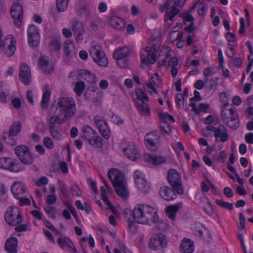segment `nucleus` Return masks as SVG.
I'll list each match as a JSON object with an SVG mask.
<instances>
[{
  "label": "nucleus",
  "instance_id": "1",
  "mask_svg": "<svg viewBox=\"0 0 253 253\" xmlns=\"http://www.w3.org/2000/svg\"><path fill=\"white\" fill-rule=\"evenodd\" d=\"M132 214L135 221L142 224L157 223L159 216L156 210L147 204H138L134 208Z\"/></svg>",
  "mask_w": 253,
  "mask_h": 253
},
{
  "label": "nucleus",
  "instance_id": "2",
  "mask_svg": "<svg viewBox=\"0 0 253 253\" xmlns=\"http://www.w3.org/2000/svg\"><path fill=\"white\" fill-rule=\"evenodd\" d=\"M108 175L116 193L123 199H126L129 192L121 172L117 169H111L108 171Z\"/></svg>",
  "mask_w": 253,
  "mask_h": 253
},
{
  "label": "nucleus",
  "instance_id": "3",
  "mask_svg": "<svg viewBox=\"0 0 253 253\" xmlns=\"http://www.w3.org/2000/svg\"><path fill=\"white\" fill-rule=\"evenodd\" d=\"M56 109L63 114L65 118L70 119L76 112L75 100L72 97H59L57 99Z\"/></svg>",
  "mask_w": 253,
  "mask_h": 253
},
{
  "label": "nucleus",
  "instance_id": "4",
  "mask_svg": "<svg viewBox=\"0 0 253 253\" xmlns=\"http://www.w3.org/2000/svg\"><path fill=\"white\" fill-rule=\"evenodd\" d=\"M2 36L0 29V50L3 49V52L7 57H12L16 51V42L11 35L6 36L3 40H1Z\"/></svg>",
  "mask_w": 253,
  "mask_h": 253
},
{
  "label": "nucleus",
  "instance_id": "5",
  "mask_svg": "<svg viewBox=\"0 0 253 253\" xmlns=\"http://www.w3.org/2000/svg\"><path fill=\"white\" fill-rule=\"evenodd\" d=\"M4 219L7 224L12 226L22 223L23 217L21 209L16 207H8L4 214Z\"/></svg>",
  "mask_w": 253,
  "mask_h": 253
},
{
  "label": "nucleus",
  "instance_id": "6",
  "mask_svg": "<svg viewBox=\"0 0 253 253\" xmlns=\"http://www.w3.org/2000/svg\"><path fill=\"white\" fill-rule=\"evenodd\" d=\"M90 55L95 63L98 66L106 67L108 64V59L102 51V47L99 44H95L90 47Z\"/></svg>",
  "mask_w": 253,
  "mask_h": 253
},
{
  "label": "nucleus",
  "instance_id": "7",
  "mask_svg": "<svg viewBox=\"0 0 253 253\" xmlns=\"http://www.w3.org/2000/svg\"><path fill=\"white\" fill-rule=\"evenodd\" d=\"M14 152L23 164L31 165L33 163V156L28 146L25 145H19L15 148Z\"/></svg>",
  "mask_w": 253,
  "mask_h": 253
},
{
  "label": "nucleus",
  "instance_id": "8",
  "mask_svg": "<svg viewBox=\"0 0 253 253\" xmlns=\"http://www.w3.org/2000/svg\"><path fill=\"white\" fill-rule=\"evenodd\" d=\"M168 180L169 184L177 194L182 195L184 190L182 180L179 173L174 169H170L168 172Z\"/></svg>",
  "mask_w": 253,
  "mask_h": 253
},
{
  "label": "nucleus",
  "instance_id": "9",
  "mask_svg": "<svg viewBox=\"0 0 253 253\" xmlns=\"http://www.w3.org/2000/svg\"><path fill=\"white\" fill-rule=\"evenodd\" d=\"M121 147L125 156L128 159L135 161L139 158V155L135 144L129 143L126 141H123Z\"/></svg>",
  "mask_w": 253,
  "mask_h": 253
},
{
  "label": "nucleus",
  "instance_id": "10",
  "mask_svg": "<svg viewBox=\"0 0 253 253\" xmlns=\"http://www.w3.org/2000/svg\"><path fill=\"white\" fill-rule=\"evenodd\" d=\"M27 35L29 46L33 47H37L40 40L39 28L33 24H30L27 30Z\"/></svg>",
  "mask_w": 253,
  "mask_h": 253
},
{
  "label": "nucleus",
  "instance_id": "11",
  "mask_svg": "<svg viewBox=\"0 0 253 253\" xmlns=\"http://www.w3.org/2000/svg\"><path fill=\"white\" fill-rule=\"evenodd\" d=\"M23 7L18 2H15L11 6L10 10L11 16L15 26L20 28L23 20Z\"/></svg>",
  "mask_w": 253,
  "mask_h": 253
},
{
  "label": "nucleus",
  "instance_id": "12",
  "mask_svg": "<svg viewBox=\"0 0 253 253\" xmlns=\"http://www.w3.org/2000/svg\"><path fill=\"white\" fill-rule=\"evenodd\" d=\"M160 137L161 135L157 130L148 133L145 137L147 147L152 150H156L159 145Z\"/></svg>",
  "mask_w": 253,
  "mask_h": 253
},
{
  "label": "nucleus",
  "instance_id": "13",
  "mask_svg": "<svg viewBox=\"0 0 253 253\" xmlns=\"http://www.w3.org/2000/svg\"><path fill=\"white\" fill-rule=\"evenodd\" d=\"M0 169L14 172H18L23 170L21 169L19 164L15 163L13 159L7 157L0 158Z\"/></svg>",
  "mask_w": 253,
  "mask_h": 253
},
{
  "label": "nucleus",
  "instance_id": "14",
  "mask_svg": "<svg viewBox=\"0 0 253 253\" xmlns=\"http://www.w3.org/2000/svg\"><path fill=\"white\" fill-rule=\"evenodd\" d=\"M71 29L74 33V37L77 42H82L84 31L83 24L78 20L73 19L71 22Z\"/></svg>",
  "mask_w": 253,
  "mask_h": 253
},
{
  "label": "nucleus",
  "instance_id": "15",
  "mask_svg": "<svg viewBox=\"0 0 253 253\" xmlns=\"http://www.w3.org/2000/svg\"><path fill=\"white\" fill-rule=\"evenodd\" d=\"M19 75L20 80L25 85L30 84L31 78V69L27 64L24 63L21 64Z\"/></svg>",
  "mask_w": 253,
  "mask_h": 253
},
{
  "label": "nucleus",
  "instance_id": "16",
  "mask_svg": "<svg viewBox=\"0 0 253 253\" xmlns=\"http://www.w3.org/2000/svg\"><path fill=\"white\" fill-rule=\"evenodd\" d=\"M167 242L166 237L162 234L151 238L149 242V247L153 250H159L161 248L165 247Z\"/></svg>",
  "mask_w": 253,
  "mask_h": 253
},
{
  "label": "nucleus",
  "instance_id": "17",
  "mask_svg": "<svg viewBox=\"0 0 253 253\" xmlns=\"http://www.w3.org/2000/svg\"><path fill=\"white\" fill-rule=\"evenodd\" d=\"M214 136L216 141L219 140L222 143L226 142L229 138L226 127L222 125H219L216 127Z\"/></svg>",
  "mask_w": 253,
  "mask_h": 253
},
{
  "label": "nucleus",
  "instance_id": "18",
  "mask_svg": "<svg viewBox=\"0 0 253 253\" xmlns=\"http://www.w3.org/2000/svg\"><path fill=\"white\" fill-rule=\"evenodd\" d=\"M176 193L174 190L168 186L162 187L159 191L160 196L165 200L171 201L177 198Z\"/></svg>",
  "mask_w": 253,
  "mask_h": 253
},
{
  "label": "nucleus",
  "instance_id": "19",
  "mask_svg": "<svg viewBox=\"0 0 253 253\" xmlns=\"http://www.w3.org/2000/svg\"><path fill=\"white\" fill-rule=\"evenodd\" d=\"M109 22L113 28L118 30L124 29L126 27L124 19L117 15L111 16L109 19Z\"/></svg>",
  "mask_w": 253,
  "mask_h": 253
},
{
  "label": "nucleus",
  "instance_id": "20",
  "mask_svg": "<svg viewBox=\"0 0 253 253\" xmlns=\"http://www.w3.org/2000/svg\"><path fill=\"white\" fill-rule=\"evenodd\" d=\"M17 239L15 237H12L6 240L4 248L8 253H17Z\"/></svg>",
  "mask_w": 253,
  "mask_h": 253
},
{
  "label": "nucleus",
  "instance_id": "21",
  "mask_svg": "<svg viewBox=\"0 0 253 253\" xmlns=\"http://www.w3.org/2000/svg\"><path fill=\"white\" fill-rule=\"evenodd\" d=\"M39 64L44 73H50L53 70V66L50 62L49 58L46 56H42L39 59Z\"/></svg>",
  "mask_w": 253,
  "mask_h": 253
},
{
  "label": "nucleus",
  "instance_id": "22",
  "mask_svg": "<svg viewBox=\"0 0 253 253\" xmlns=\"http://www.w3.org/2000/svg\"><path fill=\"white\" fill-rule=\"evenodd\" d=\"M61 114L58 111L55 112L54 115L51 117L49 121V127H60L56 126L57 125H60L65 122L67 118H65L64 116L63 118H60V116Z\"/></svg>",
  "mask_w": 253,
  "mask_h": 253
},
{
  "label": "nucleus",
  "instance_id": "23",
  "mask_svg": "<svg viewBox=\"0 0 253 253\" xmlns=\"http://www.w3.org/2000/svg\"><path fill=\"white\" fill-rule=\"evenodd\" d=\"M11 191L15 198H19L20 194L26 192V188L22 183L17 181L11 186Z\"/></svg>",
  "mask_w": 253,
  "mask_h": 253
},
{
  "label": "nucleus",
  "instance_id": "24",
  "mask_svg": "<svg viewBox=\"0 0 253 253\" xmlns=\"http://www.w3.org/2000/svg\"><path fill=\"white\" fill-rule=\"evenodd\" d=\"M64 52L67 57H73L76 54V50L74 42L70 40L65 41L64 44Z\"/></svg>",
  "mask_w": 253,
  "mask_h": 253
},
{
  "label": "nucleus",
  "instance_id": "25",
  "mask_svg": "<svg viewBox=\"0 0 253 253\" xmlns=\"http://www.w3.org/2000/svg\"><path fill=\"white\" fill-rule=\"evenodd\" d=\"M194 250V242L190 239H186L182 241L180 246V250L183 253H192Z\"/></svg>",
  "mask_w": 253,
  "mask_h": 253
},
{
  "label": "nucleus",
  "instance_id": "26",
  "mask_svg": "<svg viewBox=\"0 0 253 253\" xmlns=\"http://www.w3.org/2000/svg\"><path fill=\"white\" fill-rule=\"evenodd\" d=\"M129 54V49L127 47H123L116 49L113 54L114 58L116 60L122 59Z\"/></svg>",
  "mask_w": 253,
  "mask_h": 253
},
{
  "label": "nucleus",
  "instance_id": "27",
  "mask_svg": "<svg viewBox=\"0 0 253 253\" xmlns=\"http://www.w3.org/2000/svg\"><path fill=\"white\" fill-rule=\"evenodd\" d=\"M22 125L20 122H15L12 124L9 132L4 133V134L8 135L9 137L11 136H16L21 131Z\"/></svg>",
  "mask_w": 253,
  "mask_h": 253
},
{
  "label": "nucleus",
  "instance_id": "28",
  "mask_svg": "<svg viewBox=\"0 0 253 253\" xmlns=\"http://www.w3.org/2000/svg\"><path fill=\"white\" fill-rule=\"evenodd\" d=\"M87 141L92 147L95 148H102L103 145V139L97 133Z\"/></svg>",
  "mask_w": 253,
  "mask_h": 253
},
{
  "label": "nucleus",
  "instance_id": "29",
  "mask_svg": "<svg viewBox=\"0 0 253 253\" xmlns=\"http://www.w3.org/2000/svg\"><path fill=\"white\" fill-rule=\"evenodd\" d=\"M49 131L53 139L60 141L62 139L63 130L61 127H49Z\"/></svg>",
  "mask_w": 253,
  "mask_h": 253
},
{
  "label": "nucleus",
  "instance_id": "30",
  "mask_svg": "<svg viewBox=\"0 0 253 253\" xmlns=\"http://www.w3.org/2000/svg\"><path fill=\"white\" fill-rule=\"evenodd\" d=\"M83 137L87 141L93 137L97 132L89 126H85L83 128Z\"/></svg>",
  "mask_w": 253,
  "mask_h": 253
},
{
  "label": "nucleus",
  "instance_id": "31",
  "mask_svg": "<svg viewBox=\"0 0 253 253\" xmlns=\"http://www.w3.org/2000/svg\"><path fill=\"white\" fill-rule=\"evenodd\" d=\"M146 161L150 163L155 165H158L162 164L166 161L165 158L161 156H155L152 155H147L145 156Z\"/></svg>",
  "mask_w": 253,
  "mask_h": 253
},
{
  "label": "nucleus",
  "instance_id": "32",
  "mask_svg": "<svg viewBox=\"0 0 253 253\" xmlns=\"http://www.w3.org/2000/svg\"><path fill=\"white\" fill-rule=\"evenodd\" d=\"M180 12L179 9L175 6H172L171 9L167 10L165 14L164 20L167 22L168 20L171 21L173 18Z\"/></svg>",
  "mask_w": 253,
  "mask_h": 253
},
{
  "label": "nucleus",
  "instance_id": "33",
  "mask_svg": "<svg viewBox=\"0 0 253 253\" xmlns=\"http://www.w3.org/2000/svg\"><path fill=\"white\" fill-rule=\"evenodd\" d=\"M135 183L137 189L142 192H147L150 188L149 184L145 178L139 179V180H137V181L135 182Z\"/></svg>",
  "mask_w": 253,
  "mask_h": 253
},
{
  "label": "nucleus",
  "instance_id": "34",
  "mask_svg": "<svg viewBox=\"0 0 253 253\" xmlns=\"http://www.w3.org/2000/svg\"><path fill=\"white\" fill-rule=\"evenodd\" d=\"M81 75L82 76V78L88 83L93 84L96 82V76L88 70H84L82 71Z\"/></svg>",
  "mask_w": 253,
  "mask_h": 253
},
{
  "label": "nucleus",
  "instance_id": "35",
  "mask_svg": "<svg viewBox=\"0 0 253 253\" xmlns=\"http://www.w3.org/2000/svg\"><path fill=\"white\" fill-rule=\"evenodd\" d=\"M138 110L141 115L148 116L151 114V110L149 107L144 102H137Z\"/></svg>",
  "mask_w": 253,
  "mask_h": 253
},
{
  "label": "nucleus",
  "instance_id": "36",
  "mask_svg": "<svg viewBox=\"0 0 253 253\" xmlns=\"http://www.w3.org/2000/svg\"><path fill=\"white\" fill-rule=\"evenodd\" d=\"M179 208V207L177 205L168 206L167 211L168 216L171 219H174Z\"/></svg>",
  "mask_w": 253,
  "mask_h": 253
},
{
  "label": "nucleus",
  "instance_id": "37",
  "mask_svg": "<svg viewBox=\"0 0 253 253\" xmlns=\"http://www.w3.org/2000/svg\"><path fill=\"white\" fill-rule=\"evenodd\" d=\"M97 128L104 138L108 139L110 137V131L107 123L102 125Z\"/></svg>",
  "mask_w": 253,
  "mask_h": 253
},
{
  "label": "nucleus",
  "instance_id": "38",
  "mask_svg": "<svg viewBox=\"0 0 253 253\" xmlns=\"http://www.w3.org/2000/svg\"><path fill=\"white\" fill-rule=\"evenodd\" d=\"M97 128L104 138L108 139L110 137V131L107 123L102 125Z\"/></svg>",
  "mask_w": 253,
  "mask_h": 253
},
{
  "label": "nucleus",
  "instance_id": "39",
  "mask_svg": "<svg viewBox=\"0 0 253 253\" xmlns=\"http://www.w3.org/2000/svg\"><path fill=\"white\" fill-rule=\"evenodd\" d=\"M9 94V90L4 86L3 83H0V101L2 103L6 102V96Z\"/></svg>",
  "mask_w": 253,
  "mask_h": 253
},
{
  "label": "nucleus",
  "instance_id": "40",
  "mask_svg": "<svg viewBox=\"0 0 253 253\" xmlns=\"http://www.w3.org/2000/svg\"><path fill=\"white\" fill-rule=\"evenodd\" d=\"M85 87V84L83 81H79L75 84L74 91L77 96H81Z\"/></svg>",
  "mask_w": 253,
  "mask_h": 253
},
{
  "label": "nucleus",
  "instance_id": "41",
  "mask_svg": "<svg viewBox=\"0 0 253 253\" xmlns=\"http://www.w3.org/2000/svg\"><path fill=\"white\" fill-rule=\"evenodd\" d=\"M135 94L137 96V99L139 101L138 102L142 101H148L149 97L147 94L141 89L137 88L135 90Z\"/></svg>",
  "mask_w": 253,
  "mask_h": 253
},
{
  "label": "nucleus",
  "instance_id": "42",
  "mask_svg": "<svg viewBox=\"0 0 253 253\" xmlns=\"http://www.w3.org/2000/svg\"><path fill=\"white\" fill-rule=\"evenodd\" d=\"M50 96V92L47 90L43 93L42 99L41 102V106L42 109H45L47 107Z\"/></svg>",
  "mask_w": 253,
  "mask_h": 253
},
{
  "label": "nucleus",
  "instance_id": "43",
  "mask_svg": "<svg viewBox=\"0 0 253 253\" xmlns=\"http://www.w3.org/2000/svg\"><path fill=\"white\" fill-rule=\"evenodd\" d=\"M69 0H56L57 9L59 12L64 11L67 8Z\"/></svg>",
  "mask_w": 253,
  "mask_h": 253
},
{
  "label": "nucleus",
  "instance_id": "44",
  "mask_svg": "<svg viewBox=\"0 0 253 253\" xmlns=\"http://www.w3.org/2000/svg\"><path fill=\"white\" fill-rule=\"evenodd\" d=\"M102 199L103 201L104 204L106 205V209H110L112 207V205L110 201L108 200L107 196L106 195L105 190L103 186L100 188Z\"/></svg>",
  "mask_w": 253,
  "mask_h": 253
},
{
  "label": "nucleus",
  "instance_id": "45",
  "mask_svg": "<svg viewBox=\"0 0 253 253\" xmlns=\"http://www.w3.org/2000/svg\"><path fill=\"white\" fill-rule=\"evenodd\" d=\"M215 203L221 207L229 210H232L233 209V205L232 203L222 201L219 199H216L215 201Z\"/></svg>",
  "mask_w": 253,
  "mask_h": 253
},
{
  "label": "nucleus",
  "instance_id": "46",
  "mask_svg": "<svg viewBox=\"0 0 253 253\" xmlns=\"http://www.w3.org/2000/svg\"><path fill=\"white\" fill-rule=\"evenodd\" d=\"M160 127L162 131L168 134H169L171 132L170 126L166 121H161Z\"/></svg>",
  "mask_w": 253,
  "mask_h": 253
},
{
  "label": "nucleus",
  "instance_id": "47",
  "mask_svg": "<svg viewBox=\"0 0 253 253\" xmlns=\"http://www.w3.org/2000/svg\"><path fill=\"white\" fill-rule=\"evenodd\" d=\"M44 211L49 217L53 219L56 218L55 209L54 208L49 206H46L44 207Z\"/></svg>",
  "mask_w": 253,
  "mask_h": 253
},
{
  "label": "nucleus",
  "instance_id": "48",
  "mask_svg": "<svg viewBox=\"0 0 253 253\" xmlns=\"http://www.w3.org/2000/svg\"><path fill=\"white\" fill-rule=\"evenodd\" d=\"M172 1L171 0H168L165 1L163 4H160L159 6V11L161 13H163L165 11H167V10H169V8Z\"/></svg>",
  "mask_w": 253,
  "mask_h": 253
},
{
  "label": "nucleus",
  "instance_id": "49",
  "mask_svg": "<svg viewBox=\"0 0 253 253\" xmlns=\"http://www.w3.org/2000/svg\"><path fill=\"white\" fill-rule=\"evenodd\" d=\"M210 105L208 104H205L203 103H200L198 106V108H197V110L198 112H195V114L197 115L199 114L200 112H203L205 113H207L209 109Z\"/></svg>",
  "mask_w": 253,
  "mask_h": 253
},
{
  "label": "nucleus",
  "instance_id": "50",
  "mask_svg": "<svg viewBox=\"0 0 253 253\" xmlns=\"http://www.w3.org/2000/svg\"><path fill=\"white\" fill-rule=\"evenodd\" d=\"M59 188L61 194L65 197L68 198L69 196L67 190V186L63 182H59Z\"/></svg>",
  "mask_w": 253,
  "mask_h": 253
},
{
  "label": "nucleus",
  "instance_id": "51",
  "mask_svg": "<svg viewBox=\"0 0 253 253\" xmlns=\"http://www.w3.org/2000/svg\"><path fill=\"white\" fill-rule=\"evenodd\" d=\"M176 99L178 107L183 108L184 106L185 98L181 93H177L176 95Z\"/></svg>",
  "mask_w": 253,
  "mask_h": 253
},
{
  "label": "nucleus",
  "instance_id": "52",
  "mask_svg": "<svg viewBox=\"0 0 253 253\" xmlns=\"http://www.w3.org/2000/svg\"><path fill=\"white\" fill-rule=\"evenodd\" d=\"M111 121L113 124L117 125H120L124 123V120L122 119L120 116L114 115L112 113L111 117Z\"/></svg>",
  "mask_w": 253,
  "mask_h": 253
},
{
  "label": "nucleus",
  "instance_id": "53",
  "mask_svg": "<svg viewBox=\"0 0 253 253\" xmlns=\"http://www.w3.org/2000/svg\"><path fill=\"white\" fill-rule=\"evenodd\" d=\"M147 61L148 64H154L156 62V55L155 52H149L147 55Z\"/></svg>",
  "mask_w": 253,
  "mask_h": 253
},
{
  "label": "nucleus",
  "instance_id": "54",
  "mask_svg": "<svg viewBox=\"0 0 253 253\" xmlns=\"http://www.w3.org/2000/svg\"><path fill=\"white\" fill-rule=\"evenodd\" d=\"M157 227L159 230L165 231L168 228L169 225L167 221L160 220L157 225Z\"/></svg>",
  "mask_w": 253,
  "mask_h": 253
},
{
  "label": "nucleus",
  "instance_id": "55",
  "mask_svg": "<svg viewBox=\"0 0 253 253\" xmlns=\"http://www.w3.org/2000/svg\"><path fill=\"white\" fill-rule=\"evenodd\" d=\"M128 222L129 231L132 233H135L137 229V225L136 223L133 220H130V218L129 219Z\"/></svg>",
  "mask_w": 253,
  "mask_h": 253
},
{
  "label": "nucleus",
  "instance_id": "56",
  "mask_svg": "<svg viewBox=\"0 0 253 253\" xmlns=\"http://www.w3.org/2000/svg\"><path fill=\"white\" fill-rule=\"evenodd\" d=\"M43 145L47 148L51 149L54 145L51 139L49 137H45L43 140Z\"/></svg>",
  "mask_w": 253,
  "mask_h": 253
},
{
  "label": "nucleus",
  "instance_id": "57",
  "mask_svg": "<svg viewBox=\"0 0 253 253\" xmlns=\"http://www.w3.org/2000/svg\"><path fill=\"white\" fill-rule=\"evenodd\" d=\"M93 120L97 127L101 126L102 125L106 123L103 118L99 115L95 116L94 117Z\"/></svg>",
  "mask_w": 253,
  "mask_h": 253
},
{
  "label": "nucleus",
  "instance_id": "58",
  "mask_svg": "<svg viewBox=\"0 0 253 253\" xmlns=\"http://www.w3.org/2000/svg\"><path fill=\"white\" fill-rule=\"evenodd\" d=\"M13 136L8 137V135L3 134V139L5 141L6 143L11 146H14L16 144V141L13 139Z\"/></svg>",
  "mask_w": 253,
  "mask_h": 253
},
{
  "label": "nucleus",
  "instance_id": "59",
  "mask_svg": "<svg viewBox=\"0 0 253 253\" xmlns=\"http://www.w3.org/2000/svg\"><path fill=\"white\" fill-rule=\"evenodd\" d=\"M50 46L54 50L59 51L61 48V43L57 40H52L50 43Z\"/></svg>",
  "mask_w": 253,
  "mask_h": 253
},
{
  "label": "nucleus",
  "instance_id": "60",
  "mask_svg": "<svg viewBox=\"0 0 253 253\" xmlns=\"http://www.w3.org/2000/svg\"><path fill=\"white\" fill-rule=\"evenodd\" d=\"M57 200L56 196L54 194H51L47 196L46 203L48 205H51L54 204Z\"/></svg>",
  "mask_w": 253,
  "mask_h": 253
},
{
  "label": "nucleus",
  "instance_id": "61",
  "mask_svg": "<svg viewBox=\"0 0 253 253\" xmlns=\"http://www.w3.org/2000/svg\"><path fill=\"white\" fill-rule=\"evenodd\" d=\"M16 199L19 200V205L20 206L30 205V200L28 198H22L19 196V198Z\"/></svg>",
  "mask_w": 253,
  "mask_h": 253
},
{
  "label": "nucleus",
  "instance_id": "62",
  "mask_svg": "<svg viewBox=\"0 0 253 253\" xmlns=\"http://www.w3.org/2000/svg\"><path fill=\"white\" fill-rule=\"evenodd\" d=\"M66 239H70L68 237H65L63 238H58L57 240V242L59 245V246L62 249H64L65 247V245H67V241Z\"/></svg>",
  "mask_w": 253,
  "mask_h": 253
},
{
  "label": "nucleus",
  "instance_id": "63",
  "mask_svg": "<svg viewBox=\"0 0 253 253\" xmlns=\"http://www.w3.org/2000/svg\"><path fill=\"white\" fill-rule=\"evenodd\" d=\"M204 211L208 215L210 216L213 215L214 211L210 202H208L207 205L204 207Z\"/></svg>",
  "mask_w": 253,
  "mask_h": 253
},
{
  "label": "nucleus",
  "instance_id": "64",
  "mask_svg": "<svg viewBox=\"0 0 253 253\" xmlns=\"http://www.w3.org/2000/svg\"><path fill=\"white\" fill-rule=\"evenodd\" d=\"M48 183V179L47 177L42 176L36 182V185L38 186H41L46 185Z\"/></svg>",
  "mask_w": 253,
  "mask_h": 253
}]
</instances>
